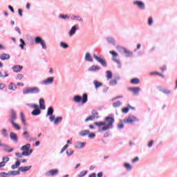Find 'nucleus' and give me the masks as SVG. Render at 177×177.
<instances>
[{
  "mask_svg": "<svg viewBox=\"0 0 177 177\" xmlns=\"http://www.w3.org/2000/svg\"><path fill=\"white\" fill-rule=\"evenodd\" d=\"M94 124L96 127H98V128L102 127L100 131H107L110 129V127H111V117L106 118L104 122H95Z\"/></svg>",
  "mask_w": 177,
  "mask_h": 177,
  "instance_id": "1",
  "label": "nucleus"
},
{
  "mask_svg": "<svg viewBox=\"0 0 177 177\" xmlns=\"http://www.w3.org/2000/svg\"><path fill=\"white\" fill-rule=\"evenodd\" d=\"M112 61L115 63L118 67V68H122V64H121V59H120L118 53L115 50L111 51Z\"/></svg>",
  "mask_w": 177,
  "mask_h": 177,
  "instance_id": "2",
  "label": "nucleus"
},
{
  "mask_svg": "<svg viewBox=\"0 0 177 177\" xmlns=\"http://www.w3.org/2000/svg\"><path fill=\"white\" fill-rule=\"evenodd\" d=\"M116 50L120 52V53H124L126 57H132L133 56V52L122 47V46L118 45L115 46Z\"/></svg>",
  "mask_w": 177,
  "mask_h": 177,
  "instance_id": "3",
  "label": "nucleus"
},
{
  "mask_svg": "<svg viewBox=\"0 0 177 177\" xmlns=\"http://www.w3.org/2000/svg\"><path fill=\"white\" fill-rule=\"evenodd\" d=\"M30 147H31V145L30 144H26L21 148V150L23 151L22 154L24 156L27 157L32 153V149L30 150Z\"/></svg>",
  "mask_w": 177,
  "mask_h": 177,
  "instance_id": "4",
  "label": "nucleus"
},
{
  "mask_svg": "<svg viewBox=\"0 0 177 177\" xmlns=\"http://www.w3.org/2000/svg\"><path fill=\"white\" fill-rule=\"evenodd\" d=\"M124 124H130L132 125V124L135 122H139V118H136V116H133V115H129L127 119H124Z\"/></svg>",
  "mask_w": 177,
  "mask_h": 177,
  "instance_id": "5",
  "label": "nucleus"
},
{
  "mask_svg": "<svg viewBox=\"0 0 177 177\" xmlns=\"http://www.w3.org/2000/svg\"><path fill=\"white\" fill-rule=\"evenodd\" d=\"M39 92L38 87L25 88L23 90L24 95H28V93L35 94Z\"/></svg>",
  "mask_w": 177,
  "mask_h": 177,
  "instance_id": "6",
  "label": "nucleus"
},
{
  "mask_svg": "<svg viewBox=\"0 0 177 177\" xmlns=\"http://www.w3.org/2000/svg\"><path fill=\"white\" fill-rule=\"evenodd\" d=\"M28 106L31 109H35V110L31 113L32 115H39L41 114V111L39 110V106L36 104H29Z\"/></svg>",
  "mask_w": 177,
  "mask_h": 177,
  "instance_id": "7",
  "label": "nucleus"
},
{
  "mask_svg": "<svg viewBox=\"0 0 177 177\" xmlns=\"http://www.w3.org/2000/svg\"><path fill=\"white\" fill-rule=\"evenodd\" d=\"M133 5L138 6V9H140V10H145L146 9V5H145V3L142 1L136 0L133 1Z\"/></svg>",
  "mask_w": 177,
  "mask_h": 177,
  "instance_id": "8",
  "label": "nucleus"
},
{
  "mask_svg": "<svg viewBox=\"0 0 177 177\" xmlns=\"http://www.w3.org/2000/svg\"><path fill=\"white\" fill-rule=\"evenodd\" d=\"M35 44H40L43 48V49H46V43H45V40L42 39L39 37H36L35 39Z\"/></svg>",
  "mask_w": 177,
  "mask_h": 177,
  "instance_id": "9",
  "label": "nucleus"
},
{
  "mask_svg": "<svg viewBox=\"0 0 177 177\" xmlns=\"http://www.w3.org/2000/svg\"><path fill=\"white\" fill-rule=\"evenodd\" d=\"M99 113L96 111H92V115L88 116L85 122H88V121H93L95 118H98Z\"/></svg>",
  "mask_w": 177,
  "mask_h": 177,
  "instance_id": "10",
  "label": "nucleus"
},
{
  "mask_svg": "<svg viewBox=\"0 0 177 177\" xmlns=\"http://www.w3.org/2000/svg\"><path fill=\"white\" fill-rule=\"evenodd\" d=\"M111 77L113 78V80H111V86H114V85H117V82L121 80V76H120L118 74H115L113 75V73H112Z\"/></svg>",
  "mask_w": 177,
  "mask_h": 177,
  "instance_id": "11",
  "label": "nucleus"
},
{
  "mask_svg": "<svg viewBox=\"0 0 177 177\" xmlns=\"http://www.w3.org/2000/svg\"><path fill=\"white\" fill-rule=\"evenodd\" d=\"M57 174H59V169H55L48 171L46 175L47 176H55V175H57Z\"/></svg>",
  "mask_w": 177,
  "mask_h": 177,
  "instance_id": "12",
  "label": "nucleus"
},
{
  "mask_svg": "<svg viewBox=\"0 0 177 177\" xmlns=\"http://www.w3.org/2000/svg\"><path fill=\"white\" fill-rule=\"evenodd\" d=\"M93 57H94V59H95V60H97V62L99 63H100V64L104 66V67H106V61H104V59L97 57V55H96L95 54L93 55Z\"/></svg>",
  "mask_w": 177,
  "mask_h": 177,
  "instance_id": "13",
  "label": "nucleus"
},
{
  "mask_svg": "<svg viewBox=\"0 0 177 177\" xmlns=\"http://www.w3.org/2000/svg\"><path fill=\"white\" fill-rule=\"evenodd\" d=\"M129 91L133 92L134 95H139V92H140V87H130L129 88Z\"/></svg>",
  "mask_w": 177,
  "mask_h": 177,
  "instance_id": "14",
  "label": "nucleus"
},
{
  "mask_svg": "<svg viewBox=\"0 0 177 177\" xmlns=\"http://www.w3.org/2000/svg\"><path fill=\"white\" fill-rule=\"evenodd\" d=\"M14 73H20L21 70H23V66L15 65L12 67Z\"/></svg>",
  "mask_w": 177,
  "mask_h": 177,
  "instance_id": "15",
  "label": "nucleus"
},
{
  "mask_svg": "<svg viewBox=\"0 0 177 177\" xmlns=\"http://www.w3.org/2000/svg\"><path fill=\"white\" fill-rule=\"evenodd\" d=\"M159 91L162 92V93H164L165 95H171V93L170 90L164 88L162 87H159Z\"/></svg>",
  "mask_w": 177,
  "mask_h": 177,
  "instance_id": "16",
  "label": "nucleus"
},
{
  "mask_svg": "<svg viewBox=\"0 0 177 177\" xmlns=\"http://www.w3.org/2000/svg\"><path fill=\"white\" fill-rule=\"evenodd\" d=\"M53 80H54L53 77H48L46 80L43 81V84L44 85H49L50 84H53Z\"/></svg>",
  "mask_w": 177,
  "mask_h": 177,
  "instance_id": "17",
  "label": "nucleus"
},
{
  "mask_svg": "<svg viewBox=\"0 0 177 177\" xmlns=\"http://www.w3.org/2000/svg\"><path fill=\"white\" fill-rule=\"evenodd\" d=\"M17 120V116L16 115V112L14 110L11 111V120L10 122H15Z\"/></svg>",
  "mask_w": 177,
  "mask_h": 177,
  "instance_id": "18",
  "label": "nucleus"
},
{
  "mask_svg": "<svg viewBox=\"0 0 177 177\" xmlns=\"http://www.w3.org/2000/svg\"><path fill=\"white\" fill-rule=\"evenodd\" d=\"M39 109H41V110H45L46 107L45 106V100L41 98L39 101Z\"/></svg>",
  "mask_w": 177,
  "mask_h": 177,
  "instance_id": "19",
  "label": "nucleus"
},
{
  "mask_svg": "<svg viewBox=\"0 0 177 177\" xmlns=\"http://www.w3.org/2000/svg\"><path fill=\"white\" fill-rule=\"evenodd\" d=\"M30 169H31V166L19 167V171L21 172H27V171H30Z\"/></svg>",
  "mask_w": 177,
  "mask_h": 177,
  "instance_id": "20",
  "label": "nucleus"
},
{
  "mask_svg": "<svg viewBox=\"0 0 177 177\" xmlns=\"http://www.w3.org/2000/svg\"><path fill=\"white\" fill-rule=\"evenodd\" d=\"M130 82L131 84H133V85H139L140 80H139L138 77H134L131 80Z\"/></svg>",
  "mask_w": 177,
  "mask_h": 177,
  "instance_id": "21",
  "label": "nucleus"
},
{
  "mask_svg": "<svg viewBox=\"0 0 177 177\" xmlns=\"http://www.w3.org/2000/svg\"><path fill=\"white\" fill-rule=\"evenodd\" d=\"M76 31H77V26H72L71 29L69 30L70 37H73V35L75 34Z\"/></svg>",
  "mask_w": 177,
  "mask_h": 177,
  "instance_id": "22",
  "label": "nucleus"
},
{
  "mask_svg": "<svg viewBox=\"0 0 177 177\" xmlns=\"http://www.w3.org/2000/svg\"><path fill=\"white\" fill-rule=\"evenodd\" d=\"M10 138L11 139V140H13L14 142H17V134H16L15 133L11 132L10 133Z\"/></svg>",
  "mask_w": 177,
  "mask_h": 177,
  "instance_id": "23",
  "label": "nucleus"
},
{
  "mask_svg": "<svg viewBox=\"0 0 177 177\" xmlns=\"http://www.w3.org/2000/svg\"><path fill=\"white\" fill-rule=\"evenodd\" d=\"M1 60H8V59H10V55L9 54L3 53L0 55Z\"/></svg>",
  "mask_w": 177,
  "mask_h": 177,
  "instance_id": "24",
  "label": "nucleus"
},
{
  "mask_svg": "<svg viewBox=\"0 0 177 177\" xmlns=\"http://www.w3.org/2000/svg\"><path fill=\"white\" fill-rule=\"evenodd\" d=\"M23 135L24 136V138H26L27 140H37V138L35 139H31L30 138V135L28 134V131H26L23 133Z\"/></svg>",
  "mask_w": 177,
  "mask_h": 177,
  "instance_id": "25",
  "label": "nucleus"
},
{
  "mask_svg": "<svg viewBox=\"0 0 177 177\" xmlns=\"http://www.w3.org/2000/svg\"><path fill=\"white\" fill-rule=\"evenodd\" d=\"M123 167L127 169V171H132V165L128 162H124L123 164Z\"/></svg>",
  "mask_w": 177,
  "mask_h": 177,
  "instance_id": "26",
  "label": "nucleus"
},
{
  "mask_svg": "<svg viewBox=\"0 0 177 177\" xmlns=\"http://www.w3.org/2000/svg\"><path fill=\"white\" fill-rule=\"evenodd\" d=\"M85 60L86 62H93V58H92V56H91L89 53H86Z\"/></svg>",
  "mask_w": 177,
  "mask_h": 177,
  "instance_id": "27",
  "label": "nucleus"
},
{
  "mask_svg": "<svg viewBox=\"0 0 177 177\" xmlns=\"http://www.w3.org/2000/svg\"><path fill=\"white\" fill-rule=\"evenodd\" d=\"M97 70H100V68L98 66L93 65L88 68V71H97Z\"/></svg>",
  "mask_w": 177,
  "mask_h": 177,
  "instance_id": "28",
  "label": "nucleus"
},
{
  "mask_svg": "<svg viewBox=\"0 0 177 177\" xmlns=\"http://www.w3.org/2000/svg\"><path fill=\"white\" fill-rule=\"evenodd\" d=\"M8 89L10 91H16V89H17V87L14 83H10L8 86Z\"/></svg>",
  "mask_w": 177,
  "mask_h": 177,
  "instance_id": "29",
  "label": "nucleus"
},
{
  "mask_svg": "<svg viewBox=\"0 0 177 177\" xmlns=\"http://www.w3.org/2000/svg\"><path fill=\"white\" fill-rule=\"evenodd\" d=\"M82 100V97H81V96L80 95H75L73 97V102H75L76 103H80V102H81Z\"/></svg>",
  "mask_w": 177,
  "mask_h": 177,
  "instance_id": "30",
  "label": "nucleus"
},
{
  "mask_svg": "<svg viewBox=\"0 0 177 177\" xmlns=\"http://www.w3.org/2000/svg\"><path fill=\"white\" fill-rule=\"evenodd\" d=\"M79 135L80 136H86V135H89V131L88 130H83L79 133Z\"/></svg>",
  "mask_w": 177,
  "mask_h": 177,
  "instance_id": "31",
  "label": "nucleus"
},
{
  "mask_svg": "<svg viewBox=\"0 0 177 177\" xmlns=\"http://www.w3.org/2000/svg\"><path fill=\"white\" fill-rule=\"evenodd\" d=\"M88 102V95L87 94H83L82 98V104H85V103Z\"/></svg>",
  "mask_w": 177,
  "mask_h": 177,
  "instance_id": "32",
  "label": "nucleus"
},
{
  "mask_svg": "<svg viewBox=\"0 0 177 177\" xmlns=\"http://www.w3.org/2000/svg\"><path fill=\"white\" fill-rule=\"evenodd\" d=\"M94 85H95V89H97V88H100V86H102V84L97 82V80L94 81L93 82Z\"/></svg>",
  "mask_w": 177,
  "mask_h": 177,
  "instance_id": "33",
  "label": "nucleus"
},
{
  "mask_svg": "<svg viewBox=\"0 0 177 177\" xmlns=\"http://www.w3.org/2000/svg\"><path fill=\"white\" fill-rule=\"evenodd\" d=\"M84 143L82 142H77L75 145V147L76 149H82V147H84Z\"/></svg>",
  "mask_w": 177,
  "mask_h": 177,
  "instance_id": "34",
  "label": "nucleus"
},
{
  "mask_svg": "<svg viewBox=\"0 0 177 177\" xmlns=\"http://www.w3.org/2000/svg\"><path fill=\"white\" fill-rule=\"evenodd\" d=\"M62 120H63L62 117H58V118H55V120L54 121L55 125H57V124H59V122H62Z\"/></svg>",
  "mask_w": 177,
  "mask_h": 177,
  "instance_id": "35",
  "label": "nucleus"
},
{
  "mask_svg": "<svg viewBox=\"0 0 177 177\" xmlns=\"http://www.w3.org/2000/svg\"><path fill=\"white\" fill-rule=\"evenodd\" d=\"M18 167H20V162L19 161L15 162V164L12 165L11 166V168H12V169H16V168H17Z\"/></svg>",
  "mask_w": 177,
  "mask_h": 177,
  "instance_id": "36",
  "label": "nucleus"
},
{
  "mask_svg": "<svg viewBox=\"0 0 177 177\" xmlns=\"http://www.w3.org/2000/svg\"><path fill=\"white\" fill-rule=\"evenodd\" d=\"M153 23H154V21L153 20V17H149L148 18V26H153Z\"/></svg>",
  "mask_w": 177,
  "mask_h": 177,
  "instance_id": "37",
  "label": "nucleus"
},
{
  "mask_svg": "<svg viewBox=\"0 0 177 177\" xmlns=\"http://www.w3.org/2000/svg\"><path fill=\"white\" fill-rule=\"evenodd\" d=\"M11 124L15 129L20 131L21 128H20V126H19V124H17V123H15V122H11Z\"/></svg>",
  "mask_w": 177,
  "mask_h": 177,
  "instance_id": "38",
  "label": "nucleus"
},
{
  "mask_svg": "<svg viewBox=\"0 0 177 177\" xmlns=\"http://www.w3.org/2000/svg\"><path fill=\"white\" fill-rule=\"evenodd\" d=\"M121 104H122V102H121L120 101H118L116 102L113 103V106L115 108H117V107H120Z\"/></svg>",
  "mask_w": 177,
  "mask_h": 177,
  "instance_id": "39",
  "label": "nucleus"
},
{
  "mask_svg": "<svg viewBox=\"0 0 177 177\" xmlns=\"http://www.w3.org/2000/svg\"><path fill=\"white\" fill-rule=\"evenodd\" d=\"M73 20H77L78 21H83V19L80 16H73L72 17Z\"/></svg>",
  "mask_w": 177,
  "mask_h": 177,
  "instance_id": "40",
  "label": "nucleus"
},
{
  "mask_svg": "<svg viewBox=\"0 0 177 177\" xmlns=\"http://www.w3.org/2000/svg\"><path fill=\"white\" fill-rule=\"evenodd\" d=\"M53 114V108L49 107L47 111V115H52Z\"/></svg>",
  "mask_w": 177,
  "mask_h": 177,
  "instance_id": "41",
  "label": "nucleus"
},
{
  "mask_svg": "<svg viewBox=\"0 0 177 177\" xmlns=\"http://www.w3.org/2000/svg\"><path fill=\"white\" fill-rule=\"evenodd\" d=\"M1 131L3 138H8V131L6 130V129H3Z\"/></svg>",
  "mask_w": 177,
  "mask_h": 177,
  "instance_id": "42",
  "label": "nucleus"
},
{
  "mask_svg": "<svg viewBox=\"0 0 177 177\" xmlns=\"http://www.w3.org/2000/svg\"><path fill=\"white\" fill-rule=\"evenodd\" d=\"M61 48H63L64 49H67L68 48V45L63 41L60 43Z\"/></svg>",
  "mask_w": 177,
  "mask_h": 177,
  "instance_id": "43",
  "label": "nucleus"
},
{
  "mask_svg": "<svg viewBox=\"0 0 177 177\" xmlns=\"http://www.w3.org/2000/svg\"><path fill=\"white\" fill-rule=\"evenodd\" d=\"M10 176H11V175H12V176H15L16 175H20V171H19V170L18 171H12L10 173Z\"/></svg>",
  "mask_w": 177,
  "mask_h": 177,
  "instance_id": "44",
  "label": "nucleus"
},
{
  "mask_svg": "<svg viewBox=\"0 0 177 177\" xmlns=\"http://www.w3.org/2000/svg\"><path fill=\"white\" fill-rule=\"evenodd\" d=\"M20 42L21 44H19V46L21 49H24V45H26V42L24 41V40H23V39H20Z\"/></svg>",
  "mask_w": 177,
  "mask_h": 177,
  "instance_id": "45",
  "label": "nucleus"
},
{
  "mask_svg": "<svg viewBox=\"0 0 177 177\" xmlns=\"http://www.w3.org/2000/svg\"><path fill=\"white\" fill-rule=\"evenodd\" d=\"M0 176H2V177H10V173L1 172L0 174Z\"/></svg>",
  "mask_w": 177,
  "mask_h": 177,
  "instance_id": "46",
  "label": "nucleus"
},
{
  "mask_svg": "<svg viewBox=\"0 0 177 177\" xmlns=\"http://www.w3.org/2000/svg\"><path fill=\"white\" fill-rule=\"evenodd\" d=\"M106 77L107 80H110V78H111V71H107L106 72Z\"/></svg>",
  "mask_w": 177,
  "mask_h": 177,
  "instance_id": "47",
  "label": "nucleus"
},
{
  "mask_svg": "<svg viewBox=\"0 0 177 177\" xmlns=\"http://www.w3.org/2000/svg\"><path fill=\"white\" fill-rule=\"evenodd\" d=\"M73 153H74V151L72 149H69L66 151L67 156H72Z\"/></svg>",
  "mask_w": 177,
  "mask_h": 177,
  "instance_id": "48",
  "label": "nucleus"
},
{
  "mask_svg": "<svg viewBox=\"0 0 177 177\" xmlns=\"http://www.w3.org/2000/svg\"><path fill=\"white\" fill-rule=\"evenodd\" d=\"M86 174H88V171H82L80 174H79V177H84L85 176V175H86Z\"/></svg>",
  "mask_w": 177,
  "mask_h": 177,
  "instance_id": "49",
  "label": "nucleus"
},
{
  "mask_svg": "<svg viewBox=\"0 0 177 177\" xmlns=\"http://www.w3.org/2000/svg\"><path fill=\"white\" fill-rule=\"evenodd\" d=\"M122 113L124 114H127L129 111V108L128 107H124L122 109Z\"/></svg>",
  "mask_w": 177,
  "mask_h": 177,
  "instance_id": "50",
  "label": "nucleus"
},
{
  "mask_svg": "<svg viewBox=\"0 0 177 177\" xmlns=\"http://www.w3.org/2000/svg\"><path fill=\"white\" fill-rule=\"evenodd\" d=\"M2 160L3 162H4V164L6 165V162L9 161V157H3Z\"/></svg>",
  "mask_w": 177,
  "mask_h": 177,
  "instance_id": "51",
  "label": "nucleus"
},
{
  "mask_svg": "<svg viewBox=\"0 0 177 177\" xmlns=\"http://www.w3.org/2000/svg\"><path fill=\"white\" fill-rule=\"evenodd\" d=\"M6 88V84L0 82V90L3 91Z\"/></svg>",
  "mask_w": 177,
  "mask_h": 177,
  "instance_id": "52",
  "label": "nucleus"
},
{
  "mask_svg": "<svg viewBox=\"0 0 177 177\" xmlns=\"http://www.w3.org/2000/svg\"><path fill=\"white\" fill-rule=\"evenodd\" d=\"M95 136H96V135L95 134V133H88V138H90V139H93V138H95Z\"/></svg>",
  "mask_w": 177,
  "mask_h": 177,
  "instance_id": "53",
  "label": "nucleus"
},
{
  "mask_svg": "<svg viewBox=\"0 0 177 177\" xmlns=\"http://www.w3.org/2000/svg\"><path fill=\"white\" fill-rule=\"evenodd\" d=\"M24 77V75H21V74H18L17 76V80H23V78Z\"/></svg>",
  "mask_w": 177,
  "mask_h": 177,
  "instance_id": "54",
  "label": "nucleus"
},
{
  "mask_svg": "<svg viewBox=\"0 0 177 177\" xmlns=\"http://www.w3.org/2000/svg\"><path fill=\"white\" fill-rule=\"evenodd\" d=\"M138 161H139V157L136 156V158H134L133 160H132V162L133 164H135V162H138Z\"/></svg>",
  "mask_w": 177,
  "mask_h": 177,
  "instance_id": "55",
  "label": "nucleus"
},
{
  "mask_svg": "<svg viewBox=\"0 0 177 177\" xmlns=\"http://www.w3.org/2000/svg\"><path fill=\"white\" fill-rule=\"evenodd\" d=\"M118 129H124V124L120 123L118 124Z\"/></svg>",
  "mask_w": 177,
  "mask_h": 177,
  "instance_id": "56",
  "label": "nucleus"
},
{
  "mask_svg": "<svg viewBox=\"0 0 177 177\" xmlns=\"http://www.w3.org/2000/svg\"><path fill=\"white\" fill-rule=\"evenodd\" d=\"M15 156H17L19 158H23V153H15Z\"/></svg>",
  "mask_w": 177,
  "mask_h": 177,
  "instance_id": "57",
  "label": "nucleus"
},
{
  "mask_svg": "<svg viewBox=\"0 0 177 177\" xmlns=\"http://www.w3.org/2000/svg\"><path fill=\"white\" fill-rule=\"evenodd\" d=\"M142 45L140 44H137L136 48L134 49V52H136L137 50H139L140 49Z\"/></svg>",
  "mask_w": 177,
  "mask_h": 177,
  "instance_id": "58",
  "label": "nucleus"
},
{
  "mask_svg": "<svg viewBox=\"0 0 177 177\" xmlns=\"http://www.w3.org/2000/svg\"><path fill=\"white\" fill-rule=\"evenodd\" d=\"M153 143H154V140H152L148 143V147H153Z\"/></svg>",
  "mask_w": 177,
  "mask_h": 177,
  "instance_id": "59",
  "label": "nucleus"
},
{
  "mask_svg": "<svg viewBox=\"0 0 177 177\" xmlns=\"http://www.w3.org/2000/svg\"><path fill=\"white\" fill-rule=\"evenodd\" d=\"M68 147V145H66L61 150V153H63L67 148Z\"/></svg>",
  "mask_w": 177,
  "mask_h": 177,
  "instance_id": "60",
  "label": "nucleus"
},
{
  "mask_svg": "<svg viewBox=\"0 0 177 177\" xmlns=\"http://www.w3.org/2000/svg\"><path fill=\"white\" fill-rule=\"evenodd\" d=\"M56 119L55 118V115H51L50 117V121L52 122L53 121H55Z\"/></svg>",
  "mask_w": 177,
  "mask_h": 177,
  "instance_id": "61",
  "label": "nucleus"
},
{
  "mask_svg": "<svg viewBox=\"0 0 177 177\" xmlns=\"http://www.w3.org/2000/svg\"><path fill=\"white\" fill-rule=\"evenodd\" d=\"M158 74H160L158 72H151L149 75H158Z\"/></svg>",
  "mask_w": 177,
  "mask_h": 177,
  "instance_id": "62",
  "label": "nucleus"
},
{
  "mask_svg": "<svg viewBox=\"0 0 177 177\" xmlns=\"http://www.w3.org/2000/svg\"><path fill=\"white\" fill-rule=\"evenodd\" d=\"M59 17H61L62 19H68V16L64 15H60Z\"/></svg>",
  "mask_w": 177,
  "mask_h": 177,
  "instance_id": "63",
  "label": "nucleus"
},
{
  "mask_svg": "<svg viewBox=\"0 0 177 177\" xmlns=\"http://www.w3.org/2000/svg\"><path fill=\"white\" fill-rule=\"evenodd\" d=\"M88 177H96V174L95 173H93L88 176Z\"/></svg>",
  "mask_w": 177,
  "mask_h": 177,
  "instance_id": "64",
  "label": "nucleus"
}]
</instances>
